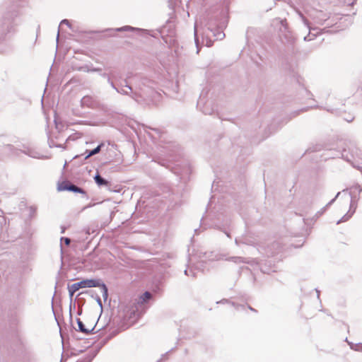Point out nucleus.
I'll list each match as a JSON object with an SVG mask.
<instances>
[{
  "label": "nucleus",
  "instance_id": "9b49d317",
  "mask_svg": "<svg viewBox=\"0 0 362 362\" xmlns=\"http://www.w3.org/2000/svg\"><path fill=\"white\" fill-rule=\"evenodd\" d=\"M103 146H104V144L101 143L100 144H99L96 148H95L93 150H90V151L86 150V152L84 153V154H86L85 159H88L90 156L98 154L101 151V148Z\"/></svg>",
  "mask_w": 362,
  "mask_h": 362
},
{
  "label": "nucleus",
  "instance_id": "b1692460",
  "mask_svg": "<svg viewBox=\"0 0 362 362\" xmlns=\"http://www.w3.org/2000/svg\"><path fill=\"white\" fill-rule=\"evenodd\" d=\"M90 100H91V98L90 96H84L81 99V104H82V105H87V106H88L89 105V103L90 102Z\"/></svg>",
  "mask_w": 362,
  "mask_h": 362
},
{
  "label": "nucleus",
  "instance_id": "c9c22d12",
  "mask_svg": "<svg viewBox=\"0 0 362 362\" xmlns=\"http://www.w3.org/2000/svg\"><path fill=\"white\" fill-rule=\"evenodd\" d=\"M316 292L317 293V297L319 298L320 291L317 289H316Z\"/></svg>",
  "mask_w": 362,
  "mask_h": 362
},
{
  "label": "nucleus",
  "instance_id": "473e14b6",
  "mask_svg": "<svg viewBox=\"0 0 362 362\" xmlns=\"http://www.w3.org/2000/svg\"><path fill=\"white\" fill-rule=\"evenodd\" d=\"M223 232L226 233V235L228 238H230V233H228L227 231H225V230H224Z\"/></svg>",
  "mask_w": 362,
  "mask_h": 362
},
{
  "label": "nucleus",
  "instance_id": "a878e982",
  "mask_svg": "<svg viewBox=\"0 0 362 362\" xmlns=\"http://www.w3.org/2000/svg\"><path fill=\"white\" fill-rule=\"evenodd\" d=\"M64 241V243L66 245H69L70 243H71V240L70 238H65V237H62L61 238V242Z\"/></svg>",
  "mask_w": 362,
  "mask_h": 362
},
{
  "label": "nucleus",
  "instance_id": "dca6fc26",
  "mask_svg": "<svg viewBox=\"0 0 362 362\" xmlns=\"http://www.w3.org/2000/svg\"><path fill=\"white\" fill-rule=\"evenodd\" d=\"M339 194H340V192H338V193L337 194L336 197H335L333 199H332V200H331V201H330V202H329V203H328V204H327V205H326V206H325L322 209V211H317V213L316 214V216H317V217L320 216L324 213V211L327 209V208L328 206H329L331 204H332L334 203V201H335V199H336L339 196Z\"/></svg>",
  "mask_w": 362,
  "mask_h": 362
},
{
  "label": "nucleus",
  "instance_id": "2eb2a0df",
  "mask_svg": "<svg viewBox=\"0 0 362 362\" xmlns=\"http://www.w3.org/2000/svg\"><path fill=\"white\" fill-rule=\"evenodd\" d=\"M235 243L237 245H240V244H245V245H252L254 244V242L250 240H247L245 238H237L235 240Z\"/></svg>",
  "mask_w": 362,
  "mask_h": 362
},
{
  "label": "nucleus",
  "instance_id": "a211bd4d",
  "mask_svg": "<svg viewBox=\"0 0 362 362\" xmlns=\"http://www.w3.org/2000/svg\"><path fill=\"white\" fill-rule=\"evenodd\" d=\"M75 286H76L74 285V284H73L71 286H68L69 294V298H70L71 300H72V298H73L74 293L77 291H78V288Z\"/></svg>",
  "mask_w": 362,
  "mask_h": 362
},
{
  "label": "nucleus",
  "instance_id": "412c9836",
  "mask_svg": "<svg viewBox=\"0 0 362 362\" xmlns=\"http://www.w3.org/2000/svg\"><path fill=\"white\" fill-rule=\"evenodd\" d=\"M4 150L8 151L11 154L16 153V149L14 146L11 144H7L4 147Z\"/></svg>",
  "mask_w": 362,
  "mask_h": 362
},
{
  "label": "nucleus",
  "instance_id": "5701e85b",
  "mask_svg": "<svg viewBox=\"0 0 362 362\" xmlns=\"http://www.w3.org/2000/svg\"><path fill=\"white\" fill-rule=\"evenodd\" d=\"M80 70H83L84 71H87V72H100V74L101 73V71L102 69L100 68H93L91 69H88L87 67H81L80 69Z\"/></svg>",
  "mask_w": 362,
  "mask_h": 362
},
{
  "label": "nucleus",
  "instance_id": "a19ab883",
  "mask_svg": "<svg viewBox=\"0 0 362 362\" xmlns=\"http://www.w3.org/2000/svg\"><path fill=\"white\" fill-rule=\"evenodd\" d=\"M279 245V243H276L274 245H274Z\"/></svg>",
  "mask_w": 362,
  "mask_h": 362
},
{
  "label": "nucleus",
  "instance_id": "7ed1b4c3",
  "mask_svg": "<svg viewBox=\"0 0 362 362\" xmlns=\"http://www.w3.org/2000/svg\"><path fill=\"white\" fill-rule=\"evenodd\" d=\"M57 189L59 191H69L73 192L74 193H80L83 194H86V192L83 189L72 184L69 181H64L59 184L57 187Z\"/></svg>",
  "mask_w": 362,
  "mask_h": 362
},
{
  "label": "nucleus",
  "instance_id": "2f4dec72",
  "mask_svg": "<svg viewBox=\"0 0 362 362\" xmlns=\"http://www.w3.org/2000/svg\"><path fill=\"white\" fill-rule=\"evenodd\" d=\"M26 154L29 155L30 156H32V157H35V156L33 155L30 152H25Z\"/></svg>",
  "mask_w": 362,
  "mask_h": 362
},
{
  "label": "nucleus",
  "instance_id": "9d476101",
  "mask_svg": "<svg viewBox=\"0 0 362 362\" xmlns=\"http://www.w3.org/2000/svg\"><path fill=\"white\" fill-rule=\"evenodd\" d=\"M228 260L232 261L236 264H240V263L252 264L253 262H255L254 259H245L241 257H230L229 259H228Z\"/></svg>",
  "mask_w": 362,
  "mask_h": 362
},
{
  "label": "nucleus",
  "instance_id": "f3484780",
  "mask_svg": "<svg viewBox=\"0 0 362 362\" xmlns=\"http://www.w3.org/2000/svg\"><path fill=\"white\" fill-rule=\"evenodd\" d=\"M152 297V295L150 292L148 291H146L141 297H140V300H141V303H146L147 302L148 300H150Z\"/></svg>",
  "mask_w": 362,
  "mask_h": 362
},
{
  "label": "nucleus",
  "instance_id": "cd10ccee",
  "mask_svg": "<svg viewBox=\"0 0 362 362\" xmlns=\"http://www.w3.org/2000/svg\"><path fill=\"white\" fill-rule=\"evenodd\" d=\"M92 359H93V357L89 356L81 361H78V362H91Z\"/></svg>",
  "mask_w": 362,
  "mask_h": 362
},
{
  "label": "nucleus",
  "instance_id": "f8f14e48",
  "mask_svg": "<svg viewBox=\"0 0 362 362\" xmlns=\"http://www.w3.org/2000/svg\"><path fill=\"white\" fill-rule=\"evenodd\" d=\"M94 180L98 186H107L109 182L97 173L94 177Z\"/></svg>",
  "mask_w": 362,
  "mask_h": 362
},
{
  "label": "nucleus",
  "instance_id": "1a4fd4ad",
  "mask_svg": "<svg viewBox=\"0 0 362 362\" xmlns=\"http://www.w3.org/2000/svg\"><path fill=\"white\" fill-rule=\"evenodd\" d=\"M303 21V23L304 24L309 28V30H310V33L308 35H306L305 37H304V40L305 41H310V40H312L314 39L315 37H316L317 34H314V33H311V30H312V28H310V25H309V22L303 16V15H300ZM317 30V28H313V30Z\"/></svg>",
  "mask_w": 362,
  "mask_h": 362
},
{
  "label": "nucleus",
  "instance_id": "e433bc0d",
  "mask_svg": "<svg viewBox=\"0 0 362 362\" xmlns=\"http://www.w3.org/2000/svg\"><path fill=\"white\" fill-rule=\"evenodd\" d=\"M325 30H326L327 32H328V31H329L328 30H326L325 28H323V29L322 30V31H323V32H325Z\"/></svg>",
  "mask_w": 362,
  "mask_h": 362
},
{
  "label": "nucleus",
  "instance_id": "f704fd0d",
  "mask_svg": "<svg viewBox=\"0 0 362 362\" xmlns=\"http://www.w3.org/2000/svg\"><path fill=\"white\" fill-rule=\"evenodd\" d=\"M249 308H250V310H252V311H254V312H255V311H256L254 308H252V307H250V306H249Z\"/></svg>",
  "mask_w": 362,
  "mask_h": 362
},
{
  "label": "nucleus",
  "instance_id": "f257e3e1",
  "mask_svg": "<svg viewBox=\"0 0 362 362\" xmlns=\"http://www.w3.org/2000/svg\"><path fill=\"white\" fill-rule=\"evenodd\" d=\"M107 70H109V72H101L100 75L103 78H106L110 86L118 93L128 95L138 103L145 100V98L150 95V90L146 85L147 79H142L134 86L129 85L127 79L124 80V84H115V82L111 80V69H107Z\"/></svg>",
  "mask_w": 362,
  "mask_h": 362
},
{
  "label": "nucleus",
  "instance_id": "393cba45",
  "mask_svg": "<svg viewBox=\"0 0 362 362\" xmlns=\"http://www.w3.org/2000/svg\"><path fill=\"white\" fill-rule=\"evenodd\" d=\"M91 296H92L93 298H94L93 294H92V295H91ZM95 299L96 300V301H97V303H98V305H99L101 308H103V304H102L101 299H100V298L97 294H96V295H95Z\"/></svg>",
  "mask_w": 362,
  "mask_h": 362
},
{
  "label": "nucleus",
  "instance_id": "ea45409f",
  "mask_svg": "<svg viewBox=\"0 0 362 362\" xmlns=\"http://www.w3.org/2000/svg\"><path fill=\"white\" fill-rule=\"evenodd\" d=\"M206 45H207V47L211 46V45H210V44H208V42L206 43Z\"/></svg>",
  "mask_w": 362,
  "mask_h": 362
},
{
  "label": "nucleus",
  "instance_id": "c756f323",
  "mask_svg": "<svg viewBox=\"0 0 362 362\" xmlns=\"http://www.w3.org/2000/svg\"><path fill=\"white\" fill-rule=\"evenodd\" d=\"M66 24L68 26H70V23L68 20L64 19L61 21L60 25Z\"/></svg>",
  "mask_w": 362,
  "mask_h": 362
},
{
  "label": "nucleus",
  "instance_id": "0eeeda50",
  "mask_svg": "<svg viewBox=\"0 0 362 362\" xmlns=\"http://www.w3.org/2000/svg\"><path fill=\"white\" fill-rule=\"evenodd\" d=\"M1 29L4 33H10L14 27L13 19L4 17L1 23Z\"/></svg>",
  "mask_w": 362,
  "mask_h": 362
},
{
  "label": "nucleus",
  "instance_id": "4468645a",
  "mask_svg": "<svg viewBox=\"0 0 362 362\" xmlns=\"http://www.w3.org/2000/svg\"><path fill=\"white\" fill-rule=\"evenodd\" d=\"M122 78V74L117 70L111 69V80L119 81Z\"/></svg>",
  "mask_w": 362,
  "mask_h": 362
},
{
  "label": "nucleus",
  "instance_id": "4be33fe9",
  "mask_svg": "<svg viewBox=\"0 0 362 362\" xmlns=\"http://www.w3.org/2000/svg\"><path fill=\"white\" fill-rule=\"evenodd\" d=\"M185 274L187 276H191L192 278L197 277V273L192 269H185Z\"/></svg>",
  "mask_w": 362,
  "mask_h": 362
},
{
  "label": "nucleus",
  "instance_id": "ddd939ff",
  "mask_svg": "<svg viewBox=\"0 0 362 362\" xmlns=\"http://www.w3.org/2000/svg\"><path fill=\"white\" fill-rule=\"evenodd\" d=\"M98 287L100 288L101 293L104 300H107L108 297V289L107 286L100 280V285Z\"/></svg>",
  "mask_w": 362,
  "mask_h": 362
},
{
  "label": "nucleus",
  "instance_id": "7c9ffc66",
  "mask_svg": "<svg viewBox=\"0 0 362 362\" xmlns=\"http://www.w3.org/2000/svg\"><path fill=\"white\" fill-rule=\"evenodd\" d=\"M356 189H357L358 190V192L360 193L362 190V189L361 188V187L358 185L357 187H356Z\"/></svg>",
  "mask_w": 362,
  "mask_h": 362
},
{
  "label": "nucleus",
  "instance_id": "6e6552de",
  "mask_svg": "<svg viewBox=\"0 0 362 362\" xmlns=\"http://www.w3.org/2000/svg\"><path fill=\"white\" fill-rule=\"evenodd\" d=\"M76 322H77V324H78V331L79 332H82L83 334H86L93 333V331L95 329V325L92 327L90 329H88V328L85 327V325H83V322L80 319L78 318L76 320Z\"/></svg>",
  "mask_w": 362,
  "mask_h": 362
},
{
  "label": "nucleus",
  "instance_id": "c85d7f7f",
  "mask_svg": "<svg viewBox=\"0 0 362 362\" xmlns=\"http://www.w3.org/2000/svg\"><path fill=\"white\" fill-rule=\"evenodd\" d=\"M49 146L50 147L56 146V147H58V148L63 147L64 148L62 144H54V143L53 141H51L49 143Z\"/></svg>",
  "mask_w": 362,
  "mask_h": 362
},
{
  "label": "nucleus",
  "instance_id": "bb28decb",
  "mask_svg": "<svg viewBox=\"0 0 362 362\" xmlns=\"http://www.w3.org/2000/svg\"><path fill=\"white\" fill-rule=\"evenodd\" d=\"M194 40H195V43L197 45V47H198L197 24H195V25H194Z\"/></svg>",
  "mask_w": 362,
  "mask_h": 362
},
{
  "label": "nucleus",
  "instance_id": "4c0bfd02",
  "mask_svg": "<svg viewBox=\"0 0 362 362\" xmlns=\"http://www.w3.org/2000/svg\"><path fill=\"white\" fill-rule=\"evenodd\" d=\"M86 233H87V234H90L89 229H88V230H86Z\"/></svg>",
  "mask_w": 362,
  "mask_h": 362
},
{
  "label": "nucleus",
  "instance_id": "6ab92c4d",
  "mask_svg": "<svg viewBox=\"0 0 362 362\" xmlns=\"http://www.w3.org/2000/svg\"><path fill=\"white\" fill-rule=\"evenodd\" d=\"M135 30L134 28L129 26V25H126V26H123V27L118 28L115 29V30L118 31V32L130 31V30Z\"/></svg>",
  "mask_w": 362,
  "mask_h": 362
},
{
  "label": "nucleus",
  "instance_id": "58836bf2",
  "mask_svg": "<svg viewBox=\"0 0 362 362\" xmlns=\"http://www.w3.org/2000/svg\"><path fill=\"white\" fill-rule=\"evenodd\" d=\"M58 39H59V33L57 34V41L58 40Z\"/></svg>",
  "mask_w": 362,
  "mask_h": 362
},
{
  "label": "nucleus",
  "instance_id": "f03ea898",
  "mask_svg": "<svg viewBox=\"0 0 362 362\" xmlns=\"http://www.w3.org/2000/svg\"><path fill=\"white\" fill-rule=\"evenodd\" d=\"M343 159L350 163L354 168L362 172V166L360 165V160H362V153L356 147L352 148L351 152L344 149L341 153Z\"/></svg>",
  "mask_w": 362,
  "mask_h": 362
},
{
  "label": "nucleus",
  "instance_id": "39448f33",
  "mask_svg": "<svg viewBox=\"0 0 362 362\" xmlns=\"http://www.w3.org/2000/svg\"><path fill=\"white\" fill-rule=\"evenodd\" d=\"M224 27H226V24L221 23L218 25L216 28H213L211 23H209L208 25V30L212 33L213 35L216 37V40H222L225 37V34L223 31Z\"/></svg>",
  "mask_w": 362,
  "mask_h": 362
},
{
  "label": "nucleus",
  "instance_id": "423d86ee",
  "mask_svg": "<svg viewBox=\"0 0 362 362\" xmlns=\"http://www.w3.org/2000/svg\"><path fill=\"white\" fill-rule=\"evenodd\" d=\"M74 285L78 290L83 288L97 287L100 285V279H85L75 283Z\"/></svg>",
  "mask_w": 362,
  "mask_h": 362
},
{
  "label": "nucleus",
  "instance_id": "aec40b11",
  "mask_svg": "<svg viewBox=\"0 0 362 362\" xmlns=\"http://www.w3.org/2000/svg\"><path fill=\"white\" fill-rule=\"evenodd\" d=\"M210 105V103H207L205 106L204 107L203 110H202V112L205 115H211L214 112V109L213 108H208L207 106Z\"/></svg>",
  "mask_w": 362,
  "mask_h": 362
},
{
  "label": "nucleus",
  "instance_id": "72a5a7b5",
  "mask_svg": "<svg viewBox=\"0 0 362 362\" xmlns=\"http://www.w3.org/2000/svg\"><path fill=\"white\" fill-rule=\"evenodd\" d=\"M354 119L353 117H350L349 119H346L347 122H351Z\"/></svg>",
  "mask_w": 362,
  "mask_h": 362
},
{
  "label": "nucleus",
  "instance_id": "20e7f679",
  "mask_svg": "<svg viewBox=\"0 0 362 362\" xmlns=\"http://www.w3.org/2000/svg\"><path fill=\"white\" fill-rule=\"evenodd\" d=\"M357 207V198L356 196L351 197L350 200V208L349 212L345 214L340 220L337 222V224H339L341 222H345L348 221L352 215L355 213L356 209Z\"/></svg>",
  "mask_w": 362,
  "mask_h": 362
}]
</instances>
